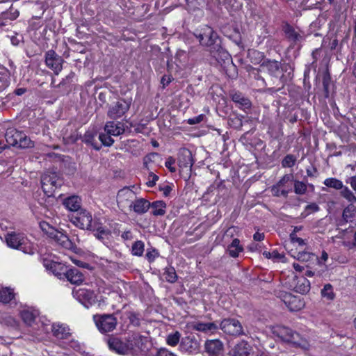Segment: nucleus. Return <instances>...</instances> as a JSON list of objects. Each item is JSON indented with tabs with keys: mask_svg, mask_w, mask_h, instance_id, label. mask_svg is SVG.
I'll use <instances>...</instances> for the list:
<instances>
[{
	"mask_svg": "<svg viewBox=\"0 0 356 356\" xmlns=\"http://www.w3.org/2000/svg\"><path fill=\"white\" fill-rule=\"evenodd\" d=\"M243 250V247L240 245V241L234 238L230 245L227 247V252L232 257H237L240 252Z\"/></svg>",
	"mask_w": 356,
	"mask_h": 356,
	"instance_id": "72a5a7b5",
	"label": "nucleus"
},
{
	"mask_svg": "<svg viewBox=\"0 0 356 356\" xmlns=\"http://www.w3.org/2000/svg\"><path fill=\"white\" fill-rule=\"evenodd\" d=\"M150 202L144 198H137L133 202L131 205V211L133 210L138 214H143L146 213L150 207Z\"/></svg>",
	"mask_w": 356,
	"mask_h": 356,
	"instance_id": "393cba45",
	"label": "nucleus"
},
{
	"mask_svg": "<svg viewBox=\"0 0 356 356\" xmlns=\"http://www.w3.org/2000/svg\"><path fill=\"white\" fill-rule=\"evenodd\" d=\"M165 280L170 283H175L177 280L175 269L172 266L166 267L163 273Z\"/></svg>",
	"mask_w": 356,
	"mask_h": 356,
	"instance_id": "a19ab883",
	"label": "nucleus"
},
{
	"mask_svg": "<svg viewBox=\"0 0 356 356\" xmlns=\"http://www.w3.org/2000/svg\"><path fill=\"white\" fill-rule=\"evenodd\" d=\"M124 131V124L120 122H107L104 126V131L113 136H118Z\"/></svg>",
	"mask_w": 356,
	"mask_h": 356,
	"instance_id": "5701e85b",
	"label": "nucleus"
},
{
	"mask_svg": "<svg viewBox=\"0 0 356 356\" xmlns=\"http://www.w3.org/2000/svg\"><path fill=\"white\" fill-rule=\"evenodd\" d=\"M307 191V186L305 183L296 181L294 184V192L298 195H303Z\"/></svg>",
	"mask_w": 356,
	"mask_h": 356,
	"instance_id": "8fccbe9b",
	"label": "nucleus"
},
{
	"mask_svg": "<svg viewBox=\"0 0 356 356\" xmlns=\"http://www.w3.org/2000/svg\"><path fill=\"white\" fill-rule=\"evenodd\" d=\"M15 293L13 289L9 287L3 288L0 290V302L4 304L10 302L15 298Z\"/></svg>",
	"mask_w": 356,
	"mask_h": 356,
	"instance_id": "f704fd0d",
	"label": "nucleus"
},
{
	"mask_svg": "<svg viewBox=\"0 0 356 356\" xmlns=\"http://www.w3.org/2000/svg\"><path fill=\"white\" fill-rule=\"evenodd\" d=\"M94 231H96L95 236L97 238L105 243L106 240H108L111 236V232L108 229L104 228L101 226H98L96 224V228Z\"/></svg>",
	"mask_w": 356,
	"mask_h": 356,
	"instance_id": "c9c22d12",
	"label": "nucleus"
},
{
	"mask_svg": "<svg viewBox=\"0 0 356 356\" xmlns=\"http://www.w3.org/2000/svg\"><path fill=\"white\" fill-rule=\"evenodd\" d=\"M323 184L325 186L329 188H332L336 190H340L343 188V182L334 177L327 178L324 180Z\"/></svg>",
	"mask_w": 356,
	"mask_h": 356,
	"instance_id": "ea45409f",
	"label": "nucleus"
},
{
	"mask_svg": "<svg viewBox=\"0 0 356 356\" xmlns=\"http://www.w3.org/2000/svg\"><path fill=\"white\" fill-rule=\"evenodd\" d=\"M68 347L74 350L75 351L79 352L82 350L81 343L76 340H71L68 343Z\"/></svg>",
	"mask_w": 356,
	"mask_h": 356,
	"instance_id": "052dcab7",
	"label": "nucleus"
},
{
	"mask_svg": "<svg viewBox=\"0 0 356 356\" xmlns=\"http://www.w3.org/2000/svg\"><path fill=\"white\" fill-rule=\"evenodd\" d=\"M206 351L213 355H219L222 350V343L220 340H209L205 343Z\"/></svg>",
	"mask_w": 356,
	"mask_h": 356,
	"instance_id": "c756f323",
	"label": "nucleus"
},
{
	"mask_svg": "<svg viewBox=\"0 0 356 356\" xmlns=\"http://www.w3.org/2000/svg\"><path fill=\"white\" fill-rule=\"evenodd\" d=\"M156 356H177V355L175 354H174L173 353L169 351L168 349L163 348H160L157 351Z\"/></svg>",
	"mask_w": 356,
	"mask_h": 356,
	"instance_id": "0e129e2a",
	"label": "nucleus"
},
{
	"mask_svg": "<svg viewBox=\"0 0 356 356\" xmlns=\"http://www.w3.org/2000/svg\"><path fill=\"white\" fill-rule=\"evenodd\" d=\"M97 133L93 130L87 131L83 136L82 141L86 145H91L95 149L99 150L102 145L95 139Z\"/></svg>",
	"mask_w": 356,
	"mask_h": 356,
	"instance_id": "7c9ffc66",
	"label": "nucleus"
},
{
	"mask_svg": "<svg viewBox=\"0 0 356 356\" xmlns=\"http://www.w3.org/2000/svg\"><path fill=\"white\" fill-rule=\"evenodd\" d=\"M306 172L308 177H316L317 174V169L314 167H312V168H307L306 170Z\"/></svg>",
	"mask_w": 356,
	"mask_h": 356,
	"instance_id": "774afa93",
	"label": "nucleus"
},
{
	"mask_svg": "<svg viewBox=\"0 0 356 356\" xmlns=\"http://www.w3.org/2000/svg\"><path fill=\"white\" fill-rule=\"evenodd\" d=\"M321 295L323 298H325L329 300H333L334 298V293L333 292L332 286L330 284H325L321 290Z\"/></svg>",
	"mask_w": 356,
	"mask_h": 356,
	"instance_id": "49530a36",
	"label": "nucleus"
},
{
	"mask_svg": "<svg viewBox=\"0 0 356 356\" xmlns=\"http://www.w3.org/2000/svg\"><path fill=\"white\" fill-rule=\"evenodd\" d=\"M5 138L7 143L12 146L27 148L33 145L32 141L24 133L13 127L7 129L5 134Z\"/></svg>",
	"mask_w": 356,
	"mask_h": 356,
	"instance_id": "20e7f679",
	"label": "nucleus"
},
{
	"mask_svg": "<svg viewBox=\"0 0 356 356\" xmlns=\"http://www.w3.org/2000/svg\"><path fill=\"white\" fill-rule=\"evenodd\" d=\"M6 15L8 19L10 20H15L19 17V12L17 10H13V8H10V11L6 14Z\"/></svg>",
	"mask_w": 356,
	"mask_h": 356,
	"instance_id": "e2e57ef3",
	"label": "nucleus"
},
{
	"mask_svg": "<svg viewBox=\"0 0 356 356\" xmlns=\"http://www.w3.org/2000/svg\"><path fill=\"white\" fill-rule=\"evenodd\" d=\"M341 190V195L351 204L356 202V197L353 193L347 187L343 185Z\"/></svg>",
	"mask_w": 356,
	"mask_h": 356,
	"instance_id": "37998d69",
	"label": "nucleus"
},
{
	"mask_svg": "<svg viewBox=\"0 0 356 356\" xmlns=\"http://www.w3.org/2000/svg\"><path fill=\"white\" fill-rule=\"evenodd\" d=\"M190 327L193 330L201 332L205 334H213L216 332L219 328V326L216 323H204L201 321L193 322Z\"/></svg>",
	"mask_w": 356,
	"mask_h": 356,
	"instance_id": "412c9836",
	"label": "nucleus"
},
{
	"mask_svg": "<svg viewBox=\"0 0 356 356\" xmlns=\"http://www.w3.org/2000/svg\"><path fill=\"white\" fill-rule=\"evenodd\" d=\"M131 99H121L109 107L108 116L112 119H118L122 117L129 109Z\"/></svg>",
	"mask_w": 356,
	"mask_h": 356,
	"instance_id": "f8f14e48",
	"label": "nucleus"
},
{
	"mask_svg": "<svg viewBox=\"0 0 356 356\" xmlns=\"http://www.w3.org/2000/svg\"><path fill=\"white\" fill-rule=\"evenodd\" d=\"M273 332L284 342L304 351L309 350L313 346V337H314L313 333L304 335L285 326L275 327Z\"/></svg>",
	"mask_w": 356,
	"mask_h": 356,
	"instance_id": "f257e3e1",
	"label": "nucleus"
},
{
	"mask_svg": "<svg viewBox=\"0 0 356 356\" xmlns=\"http://www.w3.org/2000/svg\"><path fill=\"white\" fill-rule=\"evenodd\" d=\"M65 277L70 283L74 284H79L84 280L82 273L75 268L67 270Z\"/></svg>",
	"mask_w": 356,
	"mask_h": 356,
	"instance_id": "c85d7f7f",
	"label": "nucleus"
},
{
	"mask_svg": "<svg viewBox=\"0 0 356 356\" xmlns=\"http://www.w3.org/2000/svg\"><path fill=\"white\" fill-rule=\"evenodd\" d=\"M70 220L76 227L82 229L95 230L96 228V222L93 221L91 213L85 209L73 214Z\"/></svg>",
	"mask_w": 356,
	"mask_h": 356,
	"instance_id": "6e6552de",
	"label": "nucleus"
},
{
	"mask_svg": "<svg viewBox=\"0 0 356 356\" xmlns=\"http://www.w3.org/2000/svg\"><path fill=\"white\" fill-rule=\"evenodd\" d=\"M204 118V115L200 114V115H199L197 116H195L194 118H189L187 120V122H188V124H189L191 125L197 124H199L201 122H202Z\"/></svg>",
	"mask_w": 356,
	"mask_h": 356,
	"instance_id": "4d7b16f0",
	"label": "nucleus"
},
{
	"mask_svg": "<svg viewBox=\"0 0 356 356\" xmlns=\"http://www.w3.org/2000/svg\"><path fill=\"white\" fill-rule=\"evenodd\" d=\"M10 84V72L7 69L0 68V92L4 90Z\"/></svg>",
	"mask_w": 356,
	"mask_h": 356,
	"instance_id": "4c0bfd02",
	"label": "nucleus"
},
{
	"mask_svg": "<svg viewBox=\"0 0 356 356\" xmlns=\"http://www.w3.org/2000/svg\"><path fill=\"white\" fill-rule=\"evenodd\" d=\"M51 330L54 336L60 339H67L70 335L68 327L61 324H53Z\"/></svg>",
	"mask_w": 356,
	"mask_h": 356,
	"instance_id": "2f4dec72",
	"label": "nucleus"
},
{
	"mask_svg": "<svg viewBox=\"0 0 356 356\" xmlns=\"http://www.w3.org/2000/svg\"><path fill=\"white\" fill-rule=\"evenodd\" d=\"M318 210H319V207L316 204H315V203H312V204H308L305 207V211H308L307 214H309V213H310L312 212L318 211Z\"/></svg>",
	"mask_w": 356,
	"mask_h": 356,
	"instance_id": "69168bd1",
	"label": "nucleus"
},
{
	"mask_svg": "<svg viewBox=\"0 0 356 356\" xmlns=\"http://www.w3.org/2000/svg\"><path fill=\"white\" fill-rule=\"evenodd\" d=\"M220 329L225 333L232 336L243 334V327L236 318H225L220 324Z\"/></svg>",
	"mask_w": 356,
	"mask_h": 356,
	"instance_id": "ddd939ff",
	"label": "nucleus"
},
{
	"mask_svg": "<svg viewBox=\"0 0 356 356\" xmlns=\"http://www.w3.org/2000/svg\"><path fill=\"white\" fill-rule=\"evenodd\" d=\"M38 315L39 312L37 310L24 309L21 312V317L28 325H31Z\"/></svg>",
	"mask_w": 356,
	"mask_h": 356,
	"instance_id": "473e14b6",
	"label": "nucleus"
},
{
	"mask_svg": "<svg viewBox=\"0 0 356 356\" xmlns=\"http://www.w3.org/2000/svg\"><path fill=\"white\" fill-rule=\"evenodd\" d=\"M150 207L154 216H163L165 213L166 204L163 201H155Z\"/></svg>",
	"mask_w": 356,
	"mask_h": 356,
	"instance_id": "e433bc0d",
	"label": "nucleus"
},
{
	"mask_svg": "<svg viewBox=\"0 0 356 356\" xmlns=\"http://www.w3.org/2000/svg\"><path fill=\"white\" fill-rule=\"evenodd\" d=\"M232 100L238 105L243 110L249 109L251 107V102L240 92H234L231 95Z\"/></svg>",
	"mask_w": 356,
	"mask_h": 356,
	"instance_id": "bb28decb",
	"label": "nucleus"
},
{
	"mask_svg": "<svg viewBox=\"0 0 356 356\" xmlns=\"http://www.w3.org/2000/svg\"><path fill=\"white\" fill-rule=\"evenodd\" d=\"M289 237L291 241L293 243H296L300 246H303L305 245V241L302 238L298 237L295 233H291Z\"/></svg>",
	"mask_w": 356,
	"mask_h": 356,
	"instance_id": "13d9d810",
	"label": "nucleus"
},
{
	"mask_svg": "<svg viewBox=\"0 0 356 356\" xmlns=\"http://www.w3.org/2000/svg\"><path fill=\"white\" fill-rule=\"evenodd\" d=\"M5 238L8 246L25 252L24 245H26L28 239L23 233L14 231L8 232Z\"/></svg>",
	"mask_w": 356,
	"mask_h": 356,
	"instance_id": "4468645a",
	"label": "nucleus"
},
{
	"mask_svg": "<svg viewBox=\"0 0 356 356\" xmlns=\"http://www.w3.org/2000/svg\"><path fill=\"white\" fill-rule=\"evenodd\" d=\"M179 348L182 352L195 354L200 350V343L194 337H186L181 339Z\"/></svg>",
	"mask_w": 356,
	"mask_h": 356,
	"instance_id": "a211bd4d",
	"label": "nucleus"
},
{
	"mask_svg": "<svg viewBox=\"0 0 356 356\" xmlns=\"http://www.w3.org/2000/svg\"><path fill=\"white\" fill-rule=\"evenodd\" d=\"M93 321L102 334L113 331L118 324V319L113 314H96L93 316Z\"/></svg>",
	"mask_w": 356,
	"mask_h": 356,
	"instance_id": "0eeeda50",
	"label": "nucleus"
},
{
	"mask_svg": "<svg viewBox=\"0 0 356 356\" xmlns=\"http://www.w3.org/2000/svg\"><path fill=\"white\" fill-rule=\"evenodd\" d=\"M286 38L293 42H296L302 39V36L294 29L290 26H287L284 30Z\"/></svg>",
	"mask_w": 356,
	"mask_h": 356,
	"instance_id": "58836bf2",
	"label": "nucleus"
},
{
	"mask_svg": "<svg viewBox=\"0 0 356 356\" xmlns=\"http://www.w3.org/2000/svg\"><path fill=\"white\" fill-rule=\"evenodd\" d=\"M177 162L181 172H186L188 175L191 174L194 161L189 149L184 148L179 151Z\"/></svg>",
	"mask_w": 356,
	"mask_h": 356,
	"instance_id": "dca6fc26",
	"label": "nucleus"
},
{
	"mask_svg": "<svg viewBox=\"0 0 356 356\" xmlns=\"http://www.w3.org/2000/svg\"><path fill=\"white\" fill-rule=\"evenodd\" d=\"M283 301L291 312L299 311L305 306V302L300 296H293L291 293H285L283 296Z\"/></svg>",
	"mask_w": 356,
	"mask_h": 356,
	"instance_id": "6ab92c4d",
	"label": "nucleus"
},
{
	"mask_svg": "<svg viewBox=\"0 0 356 356\" xmlns=\"http://www.w3.org/2000/svg\"><path fill=\"white\" fill-rule=\"evenodd\" d=\"M296 292L304 294L309 291L310 282L305 276H293V282L291 285Z\"/></svg>",
	"mask_w": 356,
	"mask_h": 356,
	"instance_id": "4be33fe9",
	"label": "nucleus"
},
{
	"mask_svg": "<svg viewBox=\"0 0 356 356\" xmlns=\"http://www.w3.org/2000/svg\"><path fill=\"white\" fill-rule=\"evenodd\" d=\"M108 346L110 350L122 355H129L127 339L123 341L122 339L112 337L108 339Z\"/></svg>",
	"mask_w": 356,
	"mask_h": 356,
	"instance_id": "f3484780",
	"label": "nucleus"
},
{
	"mask_svg": "<svg viewBox=\"0 0 356 356\" xmlns=\"http://www.w3.org/2000/svg\"><path fill=\"white\" fill-rule=\"evenodd\" d=\"M63 205L70 211L78 212L81 207V200L79 196L72 195L64 200Z\"/></svg>",
	"mask_w": 356,
	"mask_h": 356,
	"instance_id": "cd10ccee",
	"label": "nucleus"
},
{
	"mask_svg": "<svg viewBox=\"0 0 356 356\" xmlns=\"http://www.w3.org/2000/svg\"><path fill=\"white\" fill-rule=\"evenodd\" d=\"M44 266L50 270L56 276L61 277L62 275H65L67 267L62 263L55 262L52 261H45L44 263Z\"/></svg>",
	"mask_w": 356,
	"mask_h": 356,
	"instance_id": "b1692460",
	"label": "nucleus"
},
{
	"mask_svg": "<svg viewBox=\"0 0 356 356\" xmlns=\"http://www.w3.org/2000/svg\"><path fill=\"white\" fill-rule=\"evenodd\" d=\"M175 163V159L172 156H169L165 162V166L170 170V172H175L177 169L174 166Z\"/></svg>",
	"mask_w": 356,
	"mask_h": 356,
	"instance_id": "603ef678",
	"label": "nucleus"
},
{
	"mask_svg": "<svg viewBox=\"0 0 356 356\" xmlns=\"http://www.w3.org/2000/svg\"><path fill=\"white\" fill-rule=\"evenodd\" d=\"M181 334L178 331H176L168 335L166 338V343L170 346H176L179 342Z\"/></svg>",
	"mask_w": 356,
	"mask_h": 356,
	"instance_id": "c03bdc74",
	"label": "nucleus"
},
{
	"mask_svg": "<svg viewBox=\"0 0 356 356\" xmlns=\"http://www.w3.org/2000/svg\"><path fill=\"white\" fill-rule=\"evenodd\" d=\"M252 348L247 342L243 341L238 343L232 350V356H250Z\"/></svg>",
	"mask_w": 356,
	"mask_h": 356,
	"instance_id": "a878e982",
	"label": "nucleus"
},
{
	"mask_svg": "<svg viewBox=\"0 0 356 356\" xmlns=\"http://www.w3.org/2000/svg\"><path fill=\"white\" fill-rule=\"evenodd\" d=\"M98 139L101 142V145H103L106 147L111 146L114 143V140L111 138V135L106 132L99 134Z\"/></svg>",
	"mask_w": 356,
	"mask_h": 356,
	"instance_id": "a18cd8bd",
	"label": "nucleus"
},
{
	"mask_svg": "<svg viewBox=\"0 0 356 356\" xmlns=\"http://www.w3.org/2000/svg\"><path fill=\"white\" fill-rule=\"evenodd\" d=\"M136 194L129 187L120 190L117 195L118 207L122 211H131V205L136 199Z\"/></svg>",
	"mask_w": 356,
	"mask_h": 356,
	"instance_id": "9d476101",
	"label": "nucleus"
},
{
	"mask_svg": "<svg viewBox=\"0 0 356 356\" xmlns=\"http://www.w3.org/2000/svg\"><path fill=\"white\" fill-rule=\"evenodd\" d=\"M354 209L353 207H348L343 211V218L348 222L354 215Z\"/></svg>",
	"mask_w": 356,
	"mask_h": 356,
	"instance_id": "3c124183",
	"label": "nucleus"
},
{
	"mask_svg": "<svg viewBox=\"0 0 356 356\" xmlns=\"http://www.w3.org/2000/svg\"><path fill=\"white\" fill-rule=\"evenodd\" d=\"M45 65L56 75H58L63 70L64 59L54 50H49L44 54Z\"/></svg>",
	"mask_w": 356,
	"mask_h": 356,
	"instance_id": "9b49d317",
	"label": "nucleus"
},
{
	"mask_svg": "<svg viewBox=\"0 0 356 356\" xmlns=\"http://www.w3.org/2000/svg\"><path fill=\"white\" fill-rule=\"evenodd\" d=\"M158 156V154L156 153H152L149 155H147L144 157L143 159V165H144V167L148 170L149 168H148V163L151 161H153V159Z\"/></svg>",
	"mask_w": 356,
	"mask_h": 356,
	"instance_id": "bf43d9fd",
	"label": "nucleus"
},
{
	"mask_svg": "<svg viewBox=\"0 0 356 356\" xmlns=\"http://www.w3.org/2000/svg\"><path fill=\"white\" fill-rule=\"evenodd\" d=\"M197 39L202 46L210 47V51H218L220 45L218 34L209 26L204 25L197 29L194 33Z\"/></svg>",
	"mask_w": 356,
	"mask_h": 356,
	"instance_id": "f03ea898",
	"label": "nucleus"
},
{
	"mask_svg": "<svg viewBox=\"0 0 356 356\" xmlns=\"http://www.w3.org/2000/svg\"><path fill=\"white\" fill-rule=\"evenodd\" d=\"M271 191H272L273 195L276 196V197H280V196L286 197L289 193V190L279 187L276 184L272 186Z\"/></svg>",
	"mask_w": 356,
	"mask_h": 356,
	"instance_id": "09e8293b",
	"label": "nucleus"
},
{
	"mask_svg": "<svg viewBox=\"0 0 356 356\" xmlns=\"http://www.w3.org/2000/svg\"><path fill=\"white\" fill-rule=\"evenodd\" d=\"M292 179V176L291 175H285L282 179L276 184L277 186L281 187L282 188H285V184L290 181Z\"/></svg>",
	"mask_w": 356,
	"mask_h": 356,
	"instance_id": "6e6d98bb",
	"label": "nucleus"
},
{
	"mask_svg": "<svg viewBox=\"0 0 356 356\" xmlns=\"http://www.w3.org/2000/svg\"><path fill=\"white\" fill-rule=\"evenodd\" d=\"M73 296L86 308H89L96 302V296L94 291L84 288L74 290Z\"/></svg>",
	"mask_w": 356,
	"mask_h": 356,
	"instance_id": "2eb2a0df",
	"label": "nucleus"
},
{
	"mask_svg": "<svg viewBox=\"0 0 356 356\" xmlns=\"http://www.w3.org/2000/svg\"><path fill=\"white\" fill-rule=\"evenodd\" d=\"M120 323L122 326L126 323L127 321H129V323L135 327H138L140 324V318L139 313L135 312L130 309H123L120 313Z\"/></svg>",
	"mask_w": 356,
	"mask_h": 356,
	"instance_id": "aec40b11",
	"label": "nucleus"
},
{
	"mask_svg": "<svg viewBox=\"0 0 356 356\" xmlns=\"http://www.w3.org/2000/svg\"><path fill=\"white\" fill-rule=\"evenodd\" d=\"M63 184V179L55 172L47 171L41 177L42 188L49 197L54 195L55 191Z\"/></svg>",
	"mask_w": 356,
	"mask_h": 356,
	"instance_id": "39448f33",
	"label": "nucleus"
},
{
	"mask_svg": "<svg viewBox=\"0 0 356 356\" xmlns=\"http://www.w3.org/2000/svg\"><path fill=\"white\" fill-rule=\"evenodd\" d=\"M159 256V252L155 249L147 250L146 257L149 262H152Z\"/></svg>",
	"mask_w": 356,
	"mask_h": 356,
	"instance_id": "5fc2aeb1",
	"label": "nucleus"
},
{
	"mask_svg": "<svg viewBox=\"0 0 356 356\" xmlns=\"http://www.w3.org/2000/svg\"><path fill=\"white\" fill-rule=\"evenodd\" d=\"M172 79H173L170 75L163 76L161 80V83L163 85V88H165Z\"/></svg>",
	"mask_w": 356,
	"mask_h": 356,
	"instance_id": "338daca9",
	"label": "nucleus"
},
{
	"mask_svg": "<svg viewBox=\"0 0 356 356\" xmlns=\"http://www.w3.org/2000/svg\"><path fill=\"white\" fill-rule=\"evenodd\" d=\"M145 250V244L142 241H136L131 248V254L134 256L141 257Z\"/></svg>",
	"mask_w": 356,
	"mask_h": 356,
	"instance_id": "79ce46f5",
	"label": "nucleus"
},
{
	"mask_svg": "<svg viewBox=\"0 0 356 356\" xmlns=\"http://www.w3.org/2000/svg\"><path fill=\"white\" fill-rule=\"evenodd\" d=\"M40 227L44 234L49 238L54 240L58 245L67 250L74 248V243L70 240L68 236L62 231L55 229L47 222H41Z\"/></svg>",
	"mask_w": 356,
	"mask_h": 356,
	"instance_id": "7ed1b4c3",
	"label": "nucleus"
},
{
	"mask_svg": "<svg viewBox=\"0 0 356 356\" xmlns=\"http://www.w3.org/2000/svg\"><path fill=\"white\" fill-rule=\"evenodd\" d=\"M296 161V158L292 154H287L282 161V165L284 168L293 167Z\"/></svg>",
	"mask_w": 356,
	"mask_h": 356,
	"instance_id": "de8ad7c7",
	"label": "nucleus"
},
{
	"mask_svg": "<svg viewBox=\"0 0 356 356\" xmlns=\"http://www.w3.org/2000/svg\"><path fill=\"white\" fill-rule=\"evenodd\" d=\"M262 70L267 71L268 73L273 77L279 78V81L282 87L284 85L285 79L284 75H281L282 71L287 70L282 67L281 63L275 60H265L261 65Z\"/></svg>",
	"mask_w": 356,
	"mask_h": 356,
	"instance_id": "1a4fd4ad",
	"label": "nucleus"
},
{
	"mask_svg": "<svg viewBox=\"0 0 356 356\" xmlns=\"http://www.w3.org/2000/svg\"><path fill=\"white\" fill-rule=\"evenodd\" d=\"M263 255L267 259H280L281 255L277 252L273 251L272 252L264 251Z\"/></svg>",
	"mask_w": 356,
	"mask_h": 356,
	"instance_id": "680f3d73",
	"label": "nucleus"
},
{
	"mask_svg": "<svg viewBox=\"0 0 356 356\" xmlns=\"http://www.w3.org/2000/svg\"><path fill=\"white\" fill-rule=\"evenodd\" d=\"M159 180V177L150 172L148 176V181L147 182V185L148 187H153L156 185V181Z\"/></svg>",
	"mask_w": 356,
	"mask_h": 356,
	"instance_id": "864d4df0",
	"label": "nucleus"
},
{
	"mask_svg": "<svg viewBox=\"0 0 356 356\" xmlns=\"http://www.w3.org/2000/svg\"><path fill=\"white\" fill-rule=\"evenodd\" d=\"M129 354L137 355L147 350V338L138 332H132L126 338Z\"/></svg>",
	"mask_w": 356,
	"mask_h": 356,
	"instance_id": "423d86ee",
	"label": "nucleus"
}]
</instances>
